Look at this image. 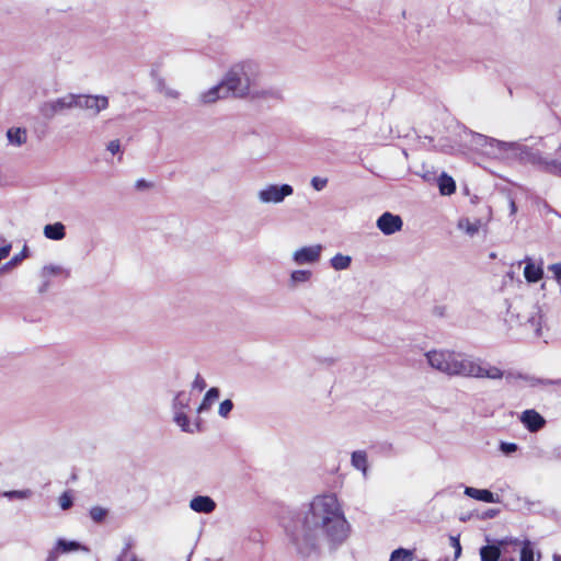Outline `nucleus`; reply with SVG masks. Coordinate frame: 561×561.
Returning <instances> with one entry per match:
<instances>
[{"label": "nucleus", "instance_id": "nucleus-1", "mask_svg": "<svg viewBox=\"0 0 561 561\" xmlns=\"http://www.w3.org/2000/svg\"><path fill=\"white\" fill-rule=\"evenodd\" d=\"M317 529H322L332 541H342L347 536V522L335 494L316 496L306 513L301 530L291 534L298 553L307 556L314 549Z\"/></svg>", "mask_w": 561, "mask_h": 561}, {"label": "nucleus", "instance_id": "nucleus-2", "mask_svg": "<svg viewBox=\"0 0 561 561\" xmlns=\"http://www.w3.org/2000/svg\"><path fill=\"white\" fill-rule=\"evenodd\" d=\"M428 365L448 376H465L473 378L501 379L503 371L495 366H483L453 351L434 350L425 354Z\"/></svg>", "mask_w": 561, "mask_h": 561}, {"label": "nucleus", "instance_id": "nucleus-3", "mask_svg": "<svg viewBox=\"0 0 561 561\" xmlns=\"http://www.w3.org/2000/svg\"><path fill=\"white\" fill-rule=\"evenodd\" d=\"M225 92L222 96L244 98L250 94L249 78L244 70V65H236L226 75L225 80L221 82Z\"/></svg>", "mask_w": 561, "mask_h": 561}, {"label": "nucleus", "instance_id": "nucleus-4", "mask_svg": "<svg viewBox=\"0 0 561 561\" xmlns=\"http://www.w3.org/2000/svg\"><path fill=\"white\" fill-rule=\"evenodd\" d=\"M293 194V187L288 184H283L280 186L270 185L265 190H262L259 194L260 199L264 203H279L286 196Z\"/></svg>", "mask_w": 561, "mask_h": 561}, {"label": "nucleus", "instance_id": "nucleus-5", "mask_svg": "<svg viewBox=\"0 0 561 561\" xmlns=\"http://www.w3.org/2000/svg\"><path fill=\"white\" fill-rule=\"evenodd\" d=\"M403 221L400 216L389 211L383 213L377 220V227L383 234H392L402 229Z\"/></svg>", "mask_w": 561, "mask_h": 561}, {"label": "nucleus", "instance_id": "nucleus-6", "mask_svg": "<svg viewBox=\"0 0 561 561\" xmlns=\"http://www.w3.org/2000/svg\"><path fill=\"white\" fill-rule=\"evenodd\" d=\"M108 105V100L105 96L80 95L76 96V106L93 110L99 113L105 110Z\"/></svg>", "mask_w": 561, "mask_h": 561}, {"label": "nucleus", "instance_id": "nucleus-7", "mask_svg": "<svg viewBox=\"0 0 561 561\" xmlns=\"http://www.w3.org/2000/svg\"><path fill=\"white\" fill-rule=\"evenodd\" d=\"M321 245L305 247L294 253L297 264L314 263L320 259Z\"/></svg>", "mask_w": 561, "mask_h": 561}, {"label": "nucleus", "instance_id": "nucleus-8", "mask_svg": "<svg viewBox=\"0 0 561 561\" xmlns=\"http://www.w3.org/2000/svg\"><path fill=\"white\" fill-rule=\"evenodd\" d=\"M520 421L529 432H538L546 424V420L533 409L524 411Z\"/></svg>", "mask_w": 561, "mask_h": 561}, {"label": "nucleus", "instance_id": "nucleus-9", "mask_svg": "<svg viewBox=\"0 0 561 561\" xmlns=\"http://www.w3.org/2000/svg\"><path fill=\"white\" fill-rule=\"evenodd\" d=\"M524 276L528 283L539 282L543 277L542 263L535 264L531 259H525Z\"/></svg>", "mask_w": 561, "mask_h": 561}, {"label": "nucleus", "instance_id": "nucleus-10", "mask_svg": "<svg viewBox=\"0 0 561 561\" xmlns=\"http://www.w3.org/2000/svg\"><path fill=\"white\" fill-rule=\"evenodd\" d=\"M190 507L197 513H211L216 503L208 496H195L190 503Z\"/></svg>", "mask_w": 561, "mask_h": 561}, {"label": "nucleus", "instance_id": "nucleus-11", "mask_svg": "<svg viewBox=\"0 0 561 561\" xmlns=\"http://www.w3.org/2000/svg\"><path fill=\"white\" fill-rule=\"evenodd\" d=\"M465 494L471 499L482 501L485 503L499 502V499L495 497L494 494L486 489H476L472 486H467L465 490Z\"/></svg>", "mask_w": 561, "mask_h": 561}, {"label": "nucleus", "instance_id": "nucleus-12", "mask_svg": "<svg viewBox=\"0 0 561 561\" xmlns=\"http://www.w3.org/2000/svg\"><path fill=\"white\" fill-rule=\"evenodd\" d=\"M44 234L50 240H61L66 236L65 226L61 222L46 225L44 228Z\"/></svg>", "mask_w": 561, "mask_h": 561}, {"label": "nucleus", "instance_id": "nucleus-13", "mask_svg": "<svg viewBox=\"0 0 561 561\" xmlns=\"http://www.w3.org/2000/svg\"><path fill=\"white\" fill-rule=\"evenodd\" d=\"M134 541L129 538L125 541L124 547L115 561H144L134 551Z\"/></svg>", "mask_w": 561, "mask_h": 561}, {"label": "nucleus", "instance_id": "nucleus-14", "mask_svg": "<svg viewBox=\"0 0 561 561\" xmlns=\"http://www.w3.org/2000/svg\"><path fill=\"white\" fill-rule=\"evenodd\" d=\"M438 188L442 195H451L456 192V182L451 176L443 173L438 178Z\"/></svg>", "mask_w": 561, "mask_h": 561}, {"label": "nucleus", "instance_id": "nucleus-15", "mask_svg": "<svg viewBox=\"0 0 561 561\" xmlns=\"http://www.w3.org/2000/svg\"><path fill=\"white\" fill-rule=\"evenodd\" d=\"M9 142L15 146H21L26 141V130L19 127H12L7 131Z\"/></svg>", "mask_w": 561, "mask_h": 561}, {"label": "nucleus", "instance_id": "nucleus-16", "mask_svg": "<svg viewBox=\"0 0 561 561\" xmlns=\"http://www.w3.org/2000/svg\"><path fill=\"white\" fill-rule=\"evenodd\" d=\"M481 561H499L501 550L497 546L488 545L480 549Z\"/></svg>", "mask_w": 561, "mask_h": 561}, {"label": "nucleus", "instance_id": "nucleus-17", "mask_svg": "<svg viewBox=\"0 0 561 561\" xmlns=\"http://www.w3.org/2000/svg\"><path fill=\"white\" fill-rule=\"evenodd\" d=\"M76 106V96L69 95L68 98H61L49 104L53 113L61 111L64 108Z\"/></svg>", "mask_w": 561, "mask_h": 561}, {"label": "nucleus", "instance_id": "nucleus-18", "mask_svg": "<svg viewBox=\"0 0 561 561\" xmlns=\"http://www.w3.org/2000/svg\"><path fill=\"white\" fill-rule=\"evenodd\" d=\"M218 398H219V390H218L217 388H210V389L206 392V394H205V397H204V399H203L202 403L199 404V407H198V411L201 412V411H204V410H208V409L210 408V405H211V404H213V403H214Z\"/></svg>", "mask_w": 561, "mask_h": 561}, {"label": "nucleus", "instance_id": "nucleus-19", "mask_svg": "<svg viewBox=\"0 0 561 561\" xmlns=\"http://www.w3.org/2000/svg\"><path fill=\"white\" fill-rule=\"evenodd\" d=\"M352 463L356 469H358L365 473L367 470L366 453L365 451H354L352 455Z\"/></svg>", "mask_w": 561, "mask_h": 561}, {"label": "nucleus", "instance_id": "nucleus-20", "mask_svg": "<svg viewBox=\"0 0 561 561\" xmlns=\"http://www.w3.org/2000/svg\"><path fill=\"white\" fill-rule=\"evenodd\" d=\"M413 551L404 548H399L392 551L389 561H412Z\"/></svg>", "mask_w": 561, "mask_h": 561}, {"label": "nucleus", "instance_id": "nucleus-21", "mask_svg": "<svg viewBox=\"0 0 561 561\" xmlns=\"http://www.w3.org/2000/svg\"><path fill=\"white\" fill-rule=\"evenodd\" d=\"M459 227L463 229L468 234L473 236L480 230L481 221L479 219L474 221L462 219L459 221Z\"/></svg>", "mask_w": 561, "mask_h": 561}, {"label": "nucleus", "instance_id": "nucleus-22", "mask_svg": "<svg viewBox=\"0 0 561 561\" xmlns=\"http://www.w3.org/2000/svg\"><path fill=\"white\" fill-rule=\"evenodd\" d=\"M220 91H224V85L218 84L217 87H214L213 89L208 90L206 93L203 94V101L205 103H213L217 101L218 99L224 98L222 94H219Z\"/></svg>", "mask_w": 561, "mask_h": 561}, {"label": "nucleus", "instance_id": "nucleus-23", "mask_svg": "<svg viewBox=\"0 0 561 561\" xmlns=\"http://www.w3.org/2000/svg\"><path fill=\"white\" fill-rule=\"evenodd\" d=\"M331 264L335 270H345L351 264V257L347 255L336 254L332 257Z\"/></svg>", "mask_w": 561, "mask_h": 561}, {"label": "nucleus", "instance_id": "nucleus-24", "mask_svg": "<svg viewBox=\"0 0 561 561\" xmlns=\"http://www.w3.org/2000/svg\"><path fill=\"white\" fill-rule=\"evenodd\" d=\"M61 553L77 551L81 549V545L77 541H67L65 539H59L56 543Z\"/></svg>", "mask_w": 561, "mask_h": 561}, {"label": "nucleus", "instance_id": "nucleus-25", "mask_svg": "<svg viewBox=\"0 0 561 561\" xmlns=\"http://www.w3.org/2000/svg\"><path fill=\"white\" fill-rule=\"evenodd\" d=\"M311 272L306 270H297L291 273V279L294 283H304L309 280Z\"/></svg>", "mask_w": 561, "mask_h": 561}, {"label": "nucleus", "instance_id": "nucleus-26", "mask_svg": "<svg viewBox=\"0 0 561 561\" xmlns=\"http://www.w3.org/2000/svg\"><path fill=\"white\" fill-rule=\"evenodd\" d=\"M519 561H534V550L530 546L529 541H526L520 550V560Z\"/></svg>", "mask_w": 561, "mask_h": 561}, {"label": "nucleus", "instance_id": "nucleus-27", "mask_svg": "<svg viewBox=\"0 0 561 561\" xmlns=\"http://www.w3.org/2000/svg\"><path fill=\"white\" fill-rule=\"evenodd\" d=\"M106 514V510L100 506H94L90 510V516L96 523H101L105 518Z\"/></svg>", "mask_w": 561, "mask_h": 561}, {"label": "nucleus", "instance_id": "nucleus-28", "mask_svg": "<svg viewBox=\"0 0 561 561\" xmlns=\"http://www.w3.org/2000/svg\"><path fill=\"white\" fill-rule=\"evenodd\" d=\"M59 505L62 510H68L72 506V496L69 492H64L59 496Z\"/></svg>", "mask_w": 561, "mask_h": 561}, {"label": "nucleus", "instance_id": "nucleus-29", "mask_svg": "<svg viewBox=\"0 0 561 561\" xmlns=\"http://www.w3.org/2000/svg\"><path fill=\"white\" fill-rule=\"evenodd\" d=\"M233 408V403L231 400H224L219 405V414L224 417L228 416Z\"/></svg>", "mask_w": 561, "mask_h": 561}, {"label": "nucleus", "instance_id": "nucleus-30", "mask_svg": "<svg viewBox=\"0 0 561 561\" xmlns=\"http://www.w3.org/2000/svg\"><path fill=\"white\" fill-rule=\"evenodd\" d=\"M175 422L179 426L182 427L183 431H187V427L190 425V420L186 414L184 413H178L175 415Z\"/></svg>", "mask_w": 561, "mask_h": 561}, {"label": "nucleus", "instance_id": "nucleus-31", "mask_svg": "<svg viewBox=\"0 0 561 561\" xmlns=\"http://www.w3.org/2000/svg\"><path fill=\"white\" fill-rule=\"evenodd\" d=\"M311 184H312V186H313V188H314L316 191H321V190H323V188L327 186V184H328V179H325V178L314 176V178H312V180H311Z\"/></svg>", "mask_w": 561, "mask_h": 561}, {"label": "nucleus", "instance_id": "nucleus-32", "mask_svg": "<svg viewBox=\"0 0 561 561\" xmlns=\"http://www.w3.org/2000/svg\"><path fill=\"white\" fill-rule=\"evenodd\" d=\"M450 546L455 549V558H459L461 554V545L458 537L450 536L449 537Z\"/></svg>", "mask_w": 561, "mask_h": 561}, {"label": "nucleus", "instance_id": "nucleus-33", "mask_svg": "<svg viewBox=\"0 0 561 561\" xmlns=\"http://www.w3.org/2000/svg\"><path fill=\"white\" fill-rule=\"evenodd\" d=\"M548 268L553 273V277L561 283V263L551 264Z\"/></svg>", "mask_w": 561, "mask_h": 561}, {"label": "nucleus", "instance_id": "nucleus-34", "mask_svg": "<svg viewBox=\"0 0 561 561\" xmlns=\"http://www.w3.org/2000/svg\"><path fill=\"white\" fill-rule=\"evenodd\" d=\"M193 387L199 391H203L206 388V381L201 375H197L194 379Z\"/></svg>", "mask_w": 561, "mask_h": 561}, {"label": "nucleus", "instance_id": "nucleus-35", "mask_svg": "<svg viewBox=\"0 0 561 561\" xmlns=\"http://www.w3.org/2000/svg\"><path fill=\"white\" fill-rule=\"evenodd\" d=\"M119 148L121 144L117 139L110 141V144L107 145V150L113 154L117 153L119 151Z\"/></svg>", "mask_w": 561, "mask_h": 561}, {"label": "nucleus", "instance_id": "nucleus-36", "mask_svg": "<svg viewBox=\"0 0 561 561\" xmlns=\"http://www.w3.org/2000/svg\"><path fill=\"white\" fill-rule=\"evenodd\" d=\"M59 553H61L60 550L55 546V548L49 551L46 561H57Z\"/></svg>", "mask_w": 561, "mask_h": 561}, {"label": "nucleus", "instance_id": "nucleus-37", "mask_svg": "<svg viewBox=\"0 0 561 561\" xmlns=\"http://www.w3.org/2000/svg\"><path fill=\"white\" fill-rule=\"evenodd\" d=\"M151 186H152V184H151V183H148V182H147V181H145V180H138V181L136 182V187H137L138 190L148 188V187H151Z\"/></svg>", "mask_w": 561, "mask_h": 561}, {"label": "nucleus", "instance_id": "nucleus-38", "mask_svg": "<svg viewBox=\"0 0 561 561\" xmlns=\"http://www.w3.org/2000/svg\"><path fill=\"white\" fill-rule=\"evenodd\" d=\"M10 249H11L10 245L0 248V261H2L3 259H5L9 255Z\"/></svg>", "mask_w": 561, "mask_h": 561}, {"label": "nucleus", "instance_id": "nucleus-39", "mask_svg": "<svg viewBox=\"0 0 561 561\" xmlns=\"http://www.w3.org/2000/svg\"><path fill=\"white\" fill-rule=\"evenodd\" d=\"M502 448L505 451H515L517 447L515 444L511 443V444H503Z\"/></svg>", "mask_w": 561, "mask_h": 561}, {"label": "nucleus", "instance_id": "nucleus-40", "mask_svg": "<svg viewBox=\"0 0 561 561\" xmlns=\"http://www.w3.org/2000/svg\"><path fill=\"white\" fill-rule=\"evenodd\" d=\"M24 257H22V253L19 254V256H14L12 260H11V263H18L19 261H22Z\"/></svg>", "mask_w": 561, "mask_h": 561}, {"label": "nucleus", "instance_id": "nucleus-41", "mask_svg": "<svg viewBox=\"0 0 561 561\" xmlns=\"http://www.w3.org/2000/svg\"><path fill=\"white\" fill-rule=\"evenodd\" d=\"M27 256V248L24 247V249L22 250V257H26Z\"/></svg>", "mask_w": 561, "mask_h": 561}, {"label": "nucleus", "instance_id": "nucleus-42", "mask_svg": "<svg viewBox=\"0 0 561 561\" xmlns=\"http://www.w3.org/2000/svg\"><path fill=\"white\" fill-rule=\"evenodd\" d=\"M559 20L561 21V8H560V12H559Z\"/></svg>", "mask_w": 561, "mask_h": 561}]
</instances>
